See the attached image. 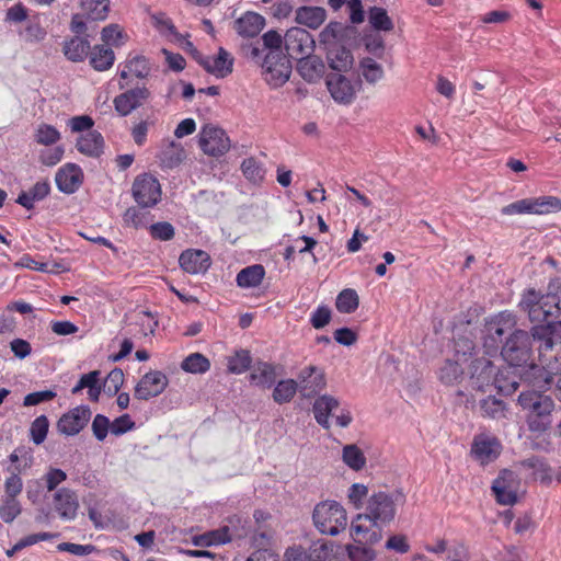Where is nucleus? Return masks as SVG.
<instances>
[{"label": "nucleus", "instance_id": "49530a36", "mask_svg": "<svg viewBox=\"0 0 561 561\" xmlns=\"http://www.w3.org/2000/svg\"><path fill=\"white\" fill-rule=\"evenodd\" d=\"M243 175L251 182L257 183L264 179L265 170L254 158H247L241 163Z\"/></svg>", "mask_w": 561, "mask_h": 561}, {"label": "nucleus", "instance_id": "6ab92c4d", "mask_svg": "<svg viewBox=\"0 0 561 561\" xmlns=\"http://www.w3.org/2000/svg\"><path fill=\"white\" fill-rule=\"evenodd\" d=\"M55 182L60 192L72 194L81 186L83 172L79 165L67 163L57 171Z\"/></svg>", "mask_w": 561, "mask_h": 561}, {"label": "nucleus", "instance_id": "864d4df0", "mask_svg": "<svg viewBox=\"0 0 561 561\" xmlns=\"http://www.w3.org/2000/svg\"><path fill=\"white\" fill-rule=\"evenodd\" d=\"M21 513V505L16 499L5 497L0 507V517L4 523H12Z\"/></svg>", "mask_w": 561, "mask_h": 561}, {"label": "nucleus", "instance_id": "774afa93", "mask_svg": "<svg viewBox=\"0 0 561 561\" xmlns=\"http://www.w3.org/2000/svg\"><path fill=\"white\" fill-rule=\"evenodd\" d=\"M262 41L263 46L267 48L268 51H273L282 49L284 37L277 31L271 30L263 34Z\"/></svg>", "mask_w": 561, "mask_h": 561}, {"label": "nucleus", "instance_id": "37998d69", "mask_svg": "<svg viewBox=\"0 0 561 561\" xmlns=\"http://www.w3.org/2000/svg\"><path fill=\"white\" fill-rule=\"evenodd\" d=\"M369 542H357L346 546L347 556L351 561H373L376 558V552L367 547Z\"/></svg>", "mask_w": 561, "mask_h": 561}, {"label": "nucleus", "instance_id": "bf43d9fd", "mask_svg": "<svg viewBox=\"0 0 561 561\" xmlns=\"http://www.w3.org/2000/svg\"><path fill=\"white\" fill-rule=\"evenodd\" d=\"M135 428V422L129 414H123L111 423V433L119 436Z\"/></svg>", "mask_w": 561, "mask_h": 561}, {"label": "nucleus", "instance_id": "052dcab7", "mask_svg": "<svg viewBox=\"0 0 561 561\" xmlns=\"http://www.w3.org/2000/svg\"><path fill=\"white\" fill-rule=\"evenodd\" d=\"M59 551H66L73 556H88L91 552L95 551V547L93 545H79L72 542H61L57 546Z\"/></svg>", "mask_w": 561, "mask_h": 561}, {"label": "nucleus", "instance_id": "f3484780", "mask_svg": "<svg viewBox=\"0 0 561 561\" xmlns=\"http://www.w3.org/2000/svg\"><path fill=\"white\" fill-rule=\"evenodd\" d=\"M92 412L88 405H79L62 414L57 422V430L67 436H75L88 424Z\"/></svg>", "mask_w": 561, "mask_h": 561}, {"label": "nucleus", "instance_id": "a19ab883", "mask_svg": "<svg viewBox=\"0 0 561 561\" xmlns=\"http://www.w3.org/2000/svg\"><path fill=\"white\" fill-rule=\"evenodd\" d=\"M108 3V0H81V8L91 20L101 21L106 18Z\"/></svg>", "mask_w": 561, "mask_h": 561}, {"label": "nucleus", "instance_id": "20e7f679", "mask_svg": "<svg viewBox=\"0 0 561 561\" xmlns=\"http://www.w3.org/2000/svg\"><path fill=\"white\" fill-rule=\"evenodd\" d=\"M518 403L526 411L528 430L535 433H543L551 425V413L554 402L550 396L538 391H523L518 396Z\"/></svg>", "mask_w": 561, "mask_h": 561}, {"label": "nucleus", "instance_id": "7c9ffc66", "mask_svg": "<svg viewBox=\"0 0 561 561\" xmlns=\"http://www.w3.org/2000/svg\"><path fill=\"white\" fill-rule=\"evenodd\" d=\"M233 58L222 47L219 48L216 57H209L206 71L217 78H225L232 72Z\"/></svg>", "mask_w": 561, "mask_h": 561}, {"label": "nucleus", "instance_id": "6e6d98bb", "mask_svg": "<svg viewBox=\"0 0 561 561\" xmlns=\"http://www.w3.org/2000/svg\"><path fill=\"white\" fill-rule=\"evenodd\" d=\"M150 234L153 239L169 241L174 237V228L167 221L157 222L150 226Z\"/></svg>", "mask_w": 561, "mask_h": 561}, {"label": "nucleus", "instance_id": "7ed1b4c3", "mask_svg": "<svg viewBox=\"0 0 561 561\" xmlns=\"http://www.w3.org/2000/svg\"><path fill=\"white\" fill-rule=\"evenodd\" d=\"M536 336L543 337V343L538 345V358L541 365L540 377L546 385H550L557 378V397L561 401V336H549L548 328H539Z\"/></svg>", "mask_w": 561, "mask_h": 561}, {"label": "nucleus", "instance_id": "39448f33", "mask_svg": "<svg viewBox=\"0 0 561 561\" xmlns=\"http://www.w3.org/2000/svg\"><path fill=\"white\" fill-rule=\"evenodd\" d=\"M316 528L324 535L336 536L347 526L345 508L335 501H324L316 505L312 514Z\"/></svg>", "mask_w": 561, "mask_h": 561}, {"label": "nucleus", "instance_id": "c85d7f7f", "mask_svg": "<svg viewBox=\"0 0 561 561\" xmlns=\"http://www.w3.org/2000/svg\"><path fill=\"white\" fill-rule=\"evenodd\" d=\"M91 49L90 42L80 36H73L66 39L62 45V53L66 58L73 62H80L85 59Z\"/></svg>", "mask_w": 561, "mask_h": 561}, {"label": "nucleus", "instance_id": "a211bd4d", "mask_svg": "<svg viewBox=\"0 0 561 561\" xmlns=\"http://www.w3.org/2000/svg\"><path fill=\"white\" fill-rule=\"evenodd\" d=\"M502 451V444L489 434L476 435L471 446V454L482 465L494 461Z\"/></svg>", "mask_w": 561, "mask_h": 561}, {"label": "nucleus", "instance_id": "13d9d810", "mask_svg": "<svg viewBox=\"0 0 561 561\" xmlns=\"http://www.w3.org/2000/svg\"><path fill=\"white\" fill-rule=\"evenodd\" d=\"M64 148L60 146L41 151L39 161L47 167L56 165L64 157Z\"/></svg>", "mask_w": 561, "mask_h": 561}, {"label": "nucleus", "instance_id": "e433bc0d", "mask_svg": "<svg viewBox=\"0 0 561 561\" xmlns=\"http://www.w3.org/2000/svg\"><path fill=\"white\" fill-rule=\"evenodd\" d=\"M297 391L299 389L296 380L284 379L275 385L272 397L276 403L283 404L291 401Z\"/></svg>", "mask_w": 561, "mask_h": 561}, {"label": "nucleus", "instance_id": "cd10ccee", "mask_svg": "<svg viewBox=\"0 0 561 561\" xmlns=\"http://www.w3.org/2000/svg\"><path fill=\"white\" fill-rule=\"evenodd\" d=\"M339 405V400L330 394L318 397L312 407L316 421L324 428H329V417Z\"/></svg>", "mask_w": 561, "mask_h": 561}, {"label": "nucleus", "instance_id": "c756f323", "mask_svg": "<svg viewBox=\"0 0 561 561\" xmlns=\"http://www.w3.org/2000/svg\"><path fill=\"white\" fill-rule=\"evenodd\" d=\"M327 12L321 7H300L296 10V22L316 30L325 21Z\"/></svg>", "mask_w": 561, "mask_h": 561}, {"label": "nucleus", "instance_id": "aec40b11", "mask_svg": "<svg viewBox=\"0 0 561 561\" xmlns=\"http://www.w3.org/2000/svg\"><path fill=\"white\" fill-rule=\"evenodd\" d=\"M149 96L150 92L147 88H135L117 95L114 99V106L119 115L127 116L134 110L141 106Z\"/></svg>", "mask_w": 561, "mask_h": 561}, {"label": "nucleus", "instance_id": "79ce46f5", "mask_svg": "<svg viewBox=\"0 0 561 561\" xmlns=\"http://www.w3.org/2000/svg\"><path fill=\"white\" fill-rule=\"evenodd\" d=\"M358 295L354 289H343L336 298V309L342 313H352L358 307Z\"/></svg>", "mask_w": 561, "mask_h": 561}, {"label": "nucleus", "instance_id": "f8f14e48", "mask_svg": "<svg viewBox=\"0 0 561 561\" xmlns=\"http://www.w3.org/2000/svg\"><path fill=\"white\" fill-rule=\"evenodd\" d=\"M519 480L515 472L504 469L493 481L492 491L501 505H513L517 502Z\"/></svg>", "mask_w": 561, "mask_h": 561}, {"label": "nucleus", "instance_id": "a18cd8bd", "mask_svg": "<svg viewBox=\"0 0 561 561\" xmlns=\"http://www.w3.org/2000/svg\"><path fill=\"white\" fill-rule=\"evenodd\" d=\"M252 358L249 351L240 350L228 358V370L232 374H242L251 365Z\"/></svg>", "mask_w": 561, "mask_h": 561}, {"label": "nucleus", "instance_id": "2f4dec72", "mask_svg": "<svg viewBox=\"0 0 561 561\" xmlns=\"http://www.w3.org/2000/svg\"><path fill=\"white\" fill-rule=\"evenodd\" d=\"M327 57L330 68L337 72L347 71L354 61L351 50L337 45L329 48Z\"/></svg>", "mask_w": 561, "mask_h": 561}, {"label": "nucleus", "instance_id": "3c124183", "mask_svg": "<svg viewBox=\"0 0 561 561\" xmlns=\"http://www.w3.org/2000/svg\"><path fill=\"white\" fill-rule=\"evenodd\" d=\"M516 323L515 317L511 312H501L494 323L489 325V332H494L495 335L501 337L507 329H511Z\"/></svg>", "mask_w": 561, "mask_h": 561}, {"label": "nucleus", "instance_id": "58836bf2", "mask_svg": "<svg viewBox=\"0 0 561 561\" xmlns=\"http://www.w3.org/2000/svg\"><path fill=\"white\" fill-rule=\"evenodd\" d=\"M359 68L363 78L370 84H375L381 80L385 73L382 66L369 57H365L360 60Z\"/></svg>", "mask_w": 561, "mask_h": 561}, {"label": "nucleus", "instance_id": "412c9836", "mask_svg": "<svg viewBox=\"0 0 561 561\" xmlns=\"http://www.w3.org/2000/svg\"><path fill=\"white\" fill-rule=\"evenodd\" d=\"M179 263L190 274L205 273L210 266V256L203 250H185L181 253Z\"/></svg>", "mask_w": 561, "mask_h": 561}, {"label": "nucleus", "instance_id": "09e8293b", "mask_svg": "<svg viewBox=\"0 0 561 561\" xmlns=\"http://www.w3.org/2000/svg\"><path fill=\"white\" fill-rule=\"evenodd\" d=\"M36 142L50 146L56 144L60 139V133L51 125L41 124L35 131Z\"/></svg>", "mask_w": 561, "mask_h": 561}, {"label": "nucleus", "instance_id": "5fc2aeb1", "mask_svg": "<svg viewBox=\"0 0 561 561\" xmlns=\"http://www.w3.org/2000/svg\"><path fill=\"white\" fill-rule=\"evenodd\" d=\"M126 68L137 78H146L150 72L149 62L144 56H136L128 60Z\"/></svg>", "mask_w": 561, "mask_h": 561}, {"label": "nucleus", "instance_id": "9d476101", "mask_svg": "<svg viewBox=\"0 0 561 561\" xmlns=\"http://www.w3.org/2000/svg\"><path fill=\"white\" fill-rule=\"evenodd\" d=\"M133 195L141 207H152L161 198L160 183L151 174L138 175L133 183Z\"/></svg>", "mask_w": 561, "mask_h": 561}, {"label": "nucleus", "instance_id": "ddd939ff", "mask_svg": "<svg viewBox=\"0 0 561 561\" xmlns=\"http://www.w3.org/2000/svg\"><path fill=\"white\" fill-rule=\"evenodd\" d=\"M497 368L488 358L474 359L470 365L469 387L477 391H485L494 385Z\"/></svg>", "mask_w": 561, "mask_h": 561}, {"label": "nucleus", "instance_id": "c9c22d12", "mask_svg": "<svg viewBox=\"0 0 561 561\" xmlns=\"http://www.w3.org/2000/svg\"><path fill=\"white\" fill-rule=\"evenodd\" d=\"M265 275L264 267L255 264L241 270L237 275V284L240 287H256L262 283Z\"/></svg>", "mask_w": 561, "mask_h": 561}, {"label": "nucleus", "instance_id": "0e129e2a", "mask_svg": "<svg viewBox=\"0 0 561 561\" xmlns=\"http://www.w3.org/2000/svg\"><path fill=\"white\" fill-rule=\"evenodd\" d=\"M56 397V392L51 390L36 391L24 397L23 405L32 407L42 402L50 401Z\"/></svg>", "mask_w": 561, "mask_h": 561}, {"label": "nucleus", "instance_id": "1a4fd4ad", "mask_svg": "<svg viewBox=\"0 0 561 561\" xmlns=\"http://www.w3.org/2000/svg\"><path fill=\"white\" fill-rule=\"evenodd\" d=\"M551 210H561V199L553 196L538 198H524L502 208L503 215L516 214H546Z\"/></svg>", "mask_w": 561, "mask_h": 561}, {"label": "nucleus", "instance_id": "9b49d317", "mask_svg": "<svg viewBox=\"0 0 561 561\" xmlns=\"http://www.w3.org/2000/svg\"><path fill=\"white\" fill-rule=\"evenodd\" d=\"M325 83L332 99L343 105L353 103L360 85L359 82H353L342 73L329 75Z\"/></svg>", "mask_w": 561, "mask_h": 561}, {"label": "nucleus", "instance_id": "4d7b16f0", "mask_svg": "<svg viewBox=\"0 0 561 561\" xmlns=\"http://www.w3.org/2000/svg\"><path fill=\"white\" fill-rule=\"evenodd\" d=\"M92 432L95 438L100 442H103L111 430V422L108 417L103 414H96L92 421Z\"/></svg>", "mask_w": 561, "mask_h": 561}, {"label": "nucleus", "instance_id": "6e6552de", "mask_svg": "<svg viewBox=\"0 0 561 561\" xmlns=\"http://www.w3.org/2000/svg\"><path fill=\"white\" fill-rule=\"evenodd\" d=\"M198 145L205 154L220 157L230 149V139L220 127L206 124L198 134Z\"/></svg>", "mask_w": 561, "mask_h": 561}, {"label": "nucleus", "instance_id": "4468645a", "mask_svg": "<svg viewBox=\"0 0 561 561\" xmlns=\"http://www.w3.org/2000/svg\"><path fill=\"white\" fill-rule=\"evenodd\" d=\"M284 44L288 56L297 59L311 54L314 48L312 35L301 27L289 28L284 36Z\"/></svg>", "mask_w": 561, "mask_h": 561}, {"label": "nucleus", "instance_id": "8fccbe9b", "mask_svg": "<svg viewBox=\"0 0 561 561\" xmlns=\"http://www.w3.org/2000/svg\"><path fill=\"white\" fill-rule=\"evenodd\" d=\"M49 422L46 415L37 416L31 424V438L34 444H42L48 433Z\"/></svg>", "mask_w": 561, "mask_h": 561}, {"label": "nucleus", "instance_id": "4c0bfd02", "mask_svg": "<svg viewBox=\"0 0 561 561\" xmlns=\"http://www.w3.org/2000/svg\"><path fill=\"white\" fill-rule=\"evenodd\" d=\"M368 22L371 27L377 31L390 32L394 27V24L386 9L380 7H371L369 9Z\"/></svg>", "mask_w": 561, "mask_h": 561}, {"label": "nucleus", "instance_id": "72a5a7b5", "mask_svg": "<svg viewBox=\"0 0 561 561\" xmlns=\"http://www.w3.org/2000/svg\"><path fill=\"white\" fill-rule=\"evenodd\" d=\"M115 60L112 48L105 46H94L90 49V65L96 71H105L110 69Z\"/></svg>", "mask_w": 561, "mask_h": 561}, {"label": "nucleus", "instance_id": "338daca9", "mask_svg": "<svg viewBox=\"0 0 561 561\" xmlns=\"http://www.w3.org/2000/svg\"><path fill=\"white\" fill-rule=\"evenodd\" d=\"M123 382H124V373L122 369L119 368H115L113 369L108 375H107V378H106V387H107V391L111 393V394H116L118 392V390L121 389V387L123 386Z\"/></svg>", "mask_w": 561, "mask_h": 561}, {"label": "nucleus", "instance_id": "69168bd1", "mask_svg": "<svg viewBox=\"0 0 561 561\" xmlns=\"http://www.w3.org/2000/svg\"><path fill=\"white\" fill-rule=\"evenodd\" d=\"M48 491H54L61 482L67 479V474L61 469L50 468L44 477Z\"/></svg>", "mask_w": 561, "mask_h": 561}, {"label": "nucleus", "instance_id": "2eb2a0df", "mask_svg": "<svg viewBox=\"0 0 561 561\" xmlns=\"http://www.w3.org/2000/svg\"><path fill=\"white\" fill-rule=\"evenodd\" d=\"M299 392L305 398H311L323 390L327 386L324 371L314 366L309 365L302 368L297 376Z\"/></svg>", "mask_w": 561, "mask_h": 561}, {"label": "nucleus", "instance_id": "de8ad7c7", "mask_svg": "<svg viewBox=\"0 0 561 561\" xmlns=\"http://www.w3.org/2000/svg\"><path fill=\"white\" fill-rule=\"evenodd\" d=\"M345 27L340 22H330L319 34L320 44L333 45L344 34Z\"/></svg>", "mask_w": 561, "mask_h": 561}, {"label": "nucleus", "instance_id": "f704fd0d", "mask_svg": "<svg viewBox=\"0 0 561 561\" xmlns=\"http://www.w3.org/2000/svg\"><path fill=\"white\" fill-rule=\"evenodd\" d=\"M439 380L446 386L459 383L463 378V369L458 360L447 359L438 371Z\"/></svg>", "mask_w": 561, "mask_h": 561}, {"label": "nucleus", "instance_id": "a878e982", "mask_svg": "<svg viewBox=\"0 0 561 561\" xmlns=\"http://www.w3.org/2000/svg\"><path fill=\"white\" fill-rule=\"evenodd\" d=\"M479 411L482 417L494 421L506 420L508 415L507 404L494 396L481 399L479 401Z\"/></svg>", "mask_w": 561, "mask_h": 561}, {"label": "nucleus", "instance_id": "b1692460", "mask_svg": "<svg viewBox=\"0 0 561 561\" xmlns=\"http://www.w3.org/2000/svg\"><path fill=\"white\" fill-rule=\"evenodd\" d=\"M276 367L267 362H257L252 367L250 381L263 389H270L276 381Z\"/></svg>", "mask_w": 561, "mask_h": 561}, {"label": "nucleus", "instance_id": "603ef678", "mask_svg": "<svg viewBox=\"0 0 561 561\" xmlns=\"http://www.w3.org/2000/svg\"><path fill=\"white\" fill-rule=\"evenodd\" d=\"M368 497V488L363 483H353L347 491L348 502L356 510L365 507L364 500Z\"/></svg>", "mask_w": 561, "mask_h": 561}, {"label": "nucleus", "instance_id": "f03ea898", "mask_svg": "<svg viewBox=\"0 0 561 561\" xmlns=\"http://www.w3.org/2000/svg\"><path fill=\"white\" fill-rule=\"evenodd\" d=\"M519 307L528 313L531 322H546V324L535 325L531 329L533 339L537 341L539 345L542 344L545 340L535 334V331L539 328H548L551 332L549 336H561L554 331V320L560 314V298L557 294L548 293L541 295L535 289H529L523 295Z\"/></svg>", "mask_w": 561, "mask_h": 561}, {"label": "nucleus", "instance_id": "423d86ee", "mask_svg": "<svg viewBox=\"0 0 561 561\" xmlns=\"http://www.w3.org/2000/svg\"><path fill=\"white\" fill-rule=\"evenodd\" d=\"M533 335L524 330H515L505 341L501 355L503 359L513 367L530 365L533 369Z\"/></svg>", "mask_w": 561, "mask_h": 561}, {"label": "nucleus", "instance_id": "f257e3e1", "mask_svg": "<svg viewBox=\"0 0 561 561\" xmlns=\"http://www.w3.org/2000/svg\"><path fill=\"white\" fill-rule=\"evenodd\" d=\"M404 502L401 492H375L367 499L364 512L358 513L351 522V536L357 542L377 543L382 538V527L396 517L397 505Z\"/></svg>", "mask_w": 561, "mask_h": 561}, {"label": "nucleus", "instance_id": "dca6fc26", "mask_svg": "<svg viewBox=\"0 0 561 561\" xmlns=\"http://www.w3.org/2000/svg\"><path fill=\"white\" fill-rule=\"evenodd\" d=\"M168 377L160 370H150L145 374L135 387V398L149 400L161 394L168 387Z\"/></svg>", "mask_w": 561, "mask_h": 561}, {"label": "nucleus", "instance_id": "680f3d73", "mask_svg": "<svg viewBox=\"0 0 561 561\" xmlns=\"http://www.w3.org/2000/svg\"><path fill=\"white\" fill-rule=\"evenodd\" d=\"M331 310L327 306H319L311 314L310 323L314 329H322L330 323Z\"/></svg>", "mask_w": 561, "mask_h": 561}, {"label": "nucleus", "instance_id": "0eeeda50", "mask_svg": "<svg viewBox=\"0 0 561 561\" xmlns=\"http://www.w3.org/2000/svg\"><path fill=\"white\" fill-rule=\"evenodd\" d=\"M264 80L272 88L284 85L290 78L291 64L282 49L268 51L262 62Z\"/></svg>", "mask_w": 561, "mask_h": 561}, {"label": "nucleus", "instance_id": "393cba45", "mask_svg": "<svg viewBox=\"0 0 561 561\" xmlns=\"http://www.w3.org/2000/svg\"><path fill=\"white\" fill-rule=\"evenodd\" d=\"M265 19L254 12H247L234 22V30L240 36L255 37L264 27Z\"/></svg>", "mask_w": 561, "mask_h": 561}, {"label": "nucleus", "instance_id": "c03bdc74", "mask_svg": "<svg viewBox=\"0 0 561 561\" xmlns=\"http://www.w3.org/2000/svg\"><path fill=\"white\" fill-rule=\"evenodd\" d=\"M342 458L343 461L355 471L363 469L366 463L363 451L353 444L344 446Z\"/></svg>", "mask_w": 561, "mask_h": 561}, {"label": "nucleus", "instance_id": "4be33fe9", "mask_svg": "<svg viewBox=\"0 0 561 561\" xmlns=\"http://www.w3.org/2000/svg\"><path fill=\"white\" fill-rule=\"evenodd\" d=\"M55 510L62 519H73L77 516L79 503L73 491L62 488L54 495Z\"/></svg>", "mask_w": 561, "mask_h": 561}, {"label": "nucleus", "instance_id": "5701e85b", "mask_svg": "<svg viewBox=\"0 0 561 561\" xmlns=\"http://www.w3.org/2000/svg\"><path fill=\"white\" fill-rule=\"evenodd\" d=\"M324 62L316 55L309 54L298 59L297 71L309 83L319 81L324 75Z\"/></svg>", "mask_w": 561, "mask_h": 561}, {"label": "nucleus", "instance_id": "ea45409f", "mask_svg": "<svg viewBox=\"0 0 561 561\" xmlns=\"http://www.w3.org/2000/svg\"><path fill=\"white\" fill-rule=\"evenodd\" d=\"M181 368L191 374H204L209 370V359L201 353L188 355L181 364Z\"/></svg>", "mask_w": 561, "mask_h": 561}, {"label": "nucleus", "instance_id": "bb28decb", "mask_svg": "<svg viewBox=\"0 0 561 561\" xmlns=\"http://www.w3.org/2000/svg\"><path fill=\"white\" fill-rule=\"evenodd\" d=\"M76 147L79 152L88 157L98 158L103 153L104 138L96 130L81 135L77 139Z\"/></svg>", "mask_w": 561, "mask_h": 561}, {"label": "nucleus", "instance_id": "473e14b6", "mask_svg": "<svg viewBox=\"0 0 561 561\" xmlns=\"http://www.w3.org/2000/svg\"><path fill=\"white\" fill-rule=\"evenodd\" d=\"M186 158L183 146L174 140H168L160 153L162 164L169 169L180 165Z\"/></svg>", "mask_w": 561, "mask_h": 561}, {"label": "nucleus", "instance_id": "e2e57ef3", "mask_svg": "<svg viewBox=\"0 0 561 561\" xmlns=\"http://www.w3.org/2000/svg\"><path fill=\"white\" fill-rule=\"evenodd\" d=\"M23 488L22 479L16 472H12L4 482L5 497L16 499Z\"/></svg>", "mask_w": 561, "mask_h": 561}]
</instances>
